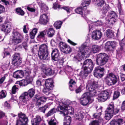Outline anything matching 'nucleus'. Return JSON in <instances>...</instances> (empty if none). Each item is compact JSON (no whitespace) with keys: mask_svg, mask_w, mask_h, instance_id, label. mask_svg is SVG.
<instances>
[{"mask_svg":"<svg viewBox=\"0 0 125 125\" xmlns=\"http://www.w3.org/2000/svg\"><path fill=\"white\" fill-rule=\"evenodd\" d=\"M119 79L118 76L115 75L112 73H111L107 74L104 79L107 85L112 86L115 84Z\"/></svg>","mask_w":125,"mask_h":125,"instance_id":"6","label":"nucleus"},{"mask_svg":"<svg viewBox=\"0 0 125 125\" xmlns=\"http://www.w3.org/2000/svg\"><path fill=\"white\" fill-rule=\"evenodd\" d=\"M108 57L105 53L99 54L96 59V64L99 66H103L108 61Z\"/></svg>","mask_w":125,"mask_h":125,"instance_id":"9","label":"nucleus"},{"mask_svg":"<svg viewBox=\"0 0 125 125\" xmlns=\"http://www.w3.org/2000/svg\"><path fill=\"white\" fill-rule=\"evenodd\" d=\"M19 118L16 120V125H26L28 121V119L26 115L21 112L18 114Z\"/></svg>","mask_w":125,"mask_h":125,"instance_id":"11","label":"nucleus"},{"mask_svg":"<svg viewBox=\"0 0 125 125\" xmlns=\"http://www.w3.org/2000/svg\"><path fill=\"white\" fill-rule=\"evenodd\" d=\"M33 80L31 77L28 76L25 79H23L19 81V84L20 86H25L28 84L31 83Z\"/></svg>","mask_w":125,"mask_h":125,"instance_id":"18","label":"nucleus"},{"mask_svg":"<svg viewBox=\"0 0 125 125\" xmlns=\"http://www.w3.org/2000/svg\"><path fill=\"white\" fill-rule=\"evenodd\" d=\"M88 94V93H84L80 98V103L83 106L86 105L91 100V97Z\"/></svg>","mask_w":125,"mask_h":125,"instance_id":"15","label":"nucleus"},{"mask_svg":"<svg viewBox=\"0 0 125 125\" xmlns=\"http://www.w3.org/2000/svg\"><path fill=\"white\" fill-rule=\"evenodd\" d=\"M18 89V87L16 85H14L12 87L11 93L13 94H15L17 92L16 90Z\"/></svg>","mask_w":125,"mask_h":125,"instance_id":"46","label":"nucleus"},{"mask_svg":"<svg viewBox=\"0 0 125 125\" xmlns=\"http://www.w3.org/2000/svg\"><path fill=\"white\" fill-rule=\"evenodd\" d=\"M35 92V89L33 88L30 89L27 92L22 94L19 97V100L25 105L29 100V97L31 99L34 95Z\"/></svg>","mask_w":125,"mask_h":125,"instance_id":"4","label":"nucleus"},{"mask_svg":"<svg viewBox=\"0 0 125 125\" xmlns=\"http://www.w3.org/2000/svg\"><path fill=\"white\" fill-rule=\"evenodd\" d=\"M86 7H84V9L83 14L82 15V17H83L84 19L86 18V16L87 15L90 13V11L87 9Z\"/></svg>","mask_w":125,"mask_h":125,"instance_id":"42","label":"nucleus"},{"mask_svg":"<svg viewBox=\"0 0 125 125\" xmlns=\"http://www.w3.org/2000/svg\"><path fill=\"white\" fill-rule=\"evenodd\" d=\"M16 11L18 14L21 16H23L25 14L24 11L21 8H16Z\"/></svg>","mask_w":125,"mask_h":125,"instance_id":"41","label":"nucleus"},{"mask_svg":"<svg viewBox=\"0 0 125 125\" xmlns=\"http://www.w3.org/2000/svg\"><path fill=\"white\" fill-rule=\"evenodd\" d=\"M69 89L71 91H73L75 90V88L77 87V86L75 85L76 82L73 79H70L69 82Z\"/></svg>","mask_w":125,"mask_h":125,"instance_id":"26","label":"nucleus"},{"mask_svg":"<svg viewBox=\"0 0 125 125\" xmlns=\"http://www.w3.org/2000/svg\"><path fill=\"white\" fill-rule=\"evenodd\" d=\"M109 6L105 4L104 5L103 8L100 11V13L102 14V16H105V14L108 10Z\"/></svg>","mask_w":125,"mask_h":125,"instance_id":"30","label":"nucleus"},{"mask_svg":"<svg viewBox=\"0 0 125 125\" xmlns=\"http://www.w3.org/2000/svg\"><path fill=\"white\" fill-rule=\"evenodd\" d=\"M94 67L93 62L91 59H87L84 60L82 67L84 72L83 74L80 73L81 75L83 77H86L87 76L88 74L93 70Z\"/></svg>","mask_w":125,"mask_h":125,"instance_id":"1","label":"nucleus"},{"mask_svg":"<svg viewBox=\"0 0 125 125\" xmlns=\"http://www.w3.org/2000/svg\"><path fill=\"white\" fill-rule=\"evenodd\" d=\"M105 36L108 38H112L114 36V32L110 29H108L105 32Z\"/></svg>","mask_w":125,"mask_h":125,"instance_id":"29","label":"nucleus"},{"mask_svg":"<svg viewBox=\"0 0 125 125\" xmlns=\"http://www.w3.org/2000/svg\"><path fill=\"white\" fill-rule=\"evenodd\" d=\"M54 120H50L49 122V125H56V123L55 122H54Z\"/></svg>","mask_w":125,"mask_h":125,"instance_id":"63","label":"nucleus"},{"mask_svg":"<svg viewBox=\"0 0 125 125\" xmlns=\"http://www.w3.org/2000/svg\"><path fill=\"white\" fill-rule=\"evenodd\" d=\"M12 59V63L14 65L19 66L21 65L22 62V59L20 56V54L19 53H15L13 55Z\"/></svg>","mask_w":125,"mask_h":125,"instance_id":"12","label":"nucleus"},{"mask_svg":"<svg viewBox=\"0 0 125 125\" xmlns=\"http://www.w3.org/2000/svg\"><path fill=\"white\" fill-rule=\"evenodd\" d=\"M115 42V41L110 42L111 46L112 49L114 48L116 46Z\"/></svg>","mask_w":125,"mask_h":125,"instance_id":"59","label":"nucleus"},{"mask_svg":"<svg viewBox=\"0 0 125 125\" xmlns=\"http://www.w3.org/2000/svg\"><path fill=\"white\" fill-rule=\"evenodd\" d=\"M42 83L40 80L38 79L36 82V84L38 86L42 85Z\"/></svg>","mask_w":125,"mask_h":125,"instance_id":"64","label":"nucleus"},{"mask_svg":"<svg viewBox=\"0 0 125 125\" xmlns=\"http://www.w3.org/2000/svg\"><path fill=\"white\" fill-rule=\"evenodd\" d=\"M62 22L60 21L55 22L53 24L54 27L56 29H59L61 27Z\"/></svg>","mask_w":125,"mask_h":125,"instance_id":"36","label":"nucleus"},{"mask_svg":"<svg viewBox=\"0 0 125 125\" xmlns=\"http://www.w3.org/2000/svg\"><path fill=\"white\" fill-rule=\"evenodd\" d=\"M47 15L46 14H43L40 17L39 21L40 23L43 25H46L48 22L47 20Z\"/></svg>","mask_w":125,"mask_h":125,"instance_id":"27","label":"nucleus"},{"mask_svg":"<svg viewBox=\"0 0 125 125\" xmlns=\"http://www.w3.org/2000/svg\"><path fill=\"white\" fill-rule=\"evenodd\" d=\"M89 51L88 47L85 43L83 44L79 48L77 55L74 57V61H81L82 59H83V56L90 54Z\"/></svg>","mask_w":125,"mask_h":125,"instance_id":"2","label":"nucleus"},{"mask_svg":"<svg viewBox=\"0 0 125 125\" xmlns=\"http://www.w3.org/2000/svg\"><path fill=\"white\" fill-rule=\"evenodd\" d=\"M41 96L40 94L38 93L36 94L34 96L33 100V101H35L36 100H40L39 99L41 98Z\"/></svg>","mask_w":125,"mask_h":125,"instance_id":"47","label":"nucleus"},{"mask_svg":"<svg viewBox=\"0 0 125 125\" xmlns=\"http://www.w3.org/2000/svg\"><path fill=\"white\" fill-rule=\"evenodd\" d=\"M90 0H84L82 2L81 5L83 7H79L75 10L76 13L81 15L82 17V15L83 14V11L84 7H87L90 3Z\"/></svg>","mask_w":125,"mask_h":125,"instance_id":"16","label":"nucleus"},{"mask_svg":"<svg viewBox=\"0 0 125 125\" xmlns=\"http://www.w3.org/2000/svg\"><path fill=\"white\" fill-rule=\"evenodd\" d=\"M105 71L104 67L98 66L95 68L94 71V75L97 78H101L104 75Z\"/></svg>","mask_w":125,"mask_h":125,"instance_id":"14","label":"nucleus"},{"mask_svg":"<svg viewBox=\"0 0 125 125\" xmlns=\"http://www.w3.org/2000/svg\"><path fill=\"white\" fill-rule=\"evenodd\" d=\"M100 50V47L97 45H93L92 48V50L93 53H96L99 52Z\"/></svg>","mask_w":125,"mask_h":125,"instance_id":"35","label":"nucleus"},{"mask_svg":"<svg viewBox=\"0 0 125 125\" xmlns=\"http://www.w3.org/2000/svg\"><path fill=\"white\" fill-rule=\"evenodd\" d=\"M36 102L35 104V105L36 106L38 107L39 106L41 105L42 103L40 100H36Z\"/></svg>","mask_w":125,"mask_h":125,"instance_id":"61","label":"nucleus"},{"mask_svg":"<svg viewBox=\"0 0 125 125\" xmlns=\"http://www.w3.org/2000/svg\"><path fill=\"white\" fill-rule=\"evenodd\" d=\"M75 117L77 120L81 121L83 118V116L82 113L81 112H79L75 115Z\"/></svg>","mask_w":125,"mask_h":125,"instance_id":"38","label":"nucleus"},{"mask_svg":"<svg viewBox=\"0 0 125 125\" xmlns=\"http://www.w3.org/2000/svg\"><path fill=\"white\" fill-rule=\"evenodd\" d=\"M89 125H99L98 122L96 120L92 121L89 124Z\"/></svg>","mask_w":125,"mask_h":125,"instance_id":"54","label":"nucleus"},{"mask_svg":"<svg viewBox=\"0 0 125 125\" xmlns=\"http://www.w3.org/2000/svg\"><path fill=\"white\" fill-rule=\"evenodd\" d=\"M49 55L48 48L47 45L44 44L40 45L38 52L40 59L42 60H46Z\"/></svg>","mask_w":125,"mask_h":125,"instance_id":"5","label":"nucleus"},{"mask_svg":"<svg viewBox=\"0 0 125 125\" xmlns=\"http://www.w3.org/2000/svg\"><path fill=\"white\" fill-rule=\"evenodd\" d=\"M46 32L45 30L39 32V33L37 36V38L39 39H42L45 37Z\"/></svg>","mask_w":125,"mask_h":125,"instance_id":"34","label":"nucleus"},{"mask_svg":"<svg viewBox=\"0 0 125 125\" xmlns=\"http://www.w3.org/2000/svg\"><path fill=\"white\" fill-rule=\"evenodd\" d=\"M75 92L76 94H78L81 93L82 91V87L81 85L78 87H77L76 88H75Z\"/></svg>","mask_w":125,"mask_h":125,"instance_id":"48","label":"nucleus"},{"mask_svg":"<svg viewBox=\"0 0 125 125\" xmlns=\"http://www.w3.org/2000/svg\"><path fill=\"white\" fill-rule=\"evenodd\" d=\"M53 83L52 81L47 80L45 81L44 84L46 88L49 90H51L54 87Z\"/></svg>","mask_w":125,"mask_h":125,"instance_id":"25","label":"nucleus"},{"mask_svg":"<svg viewBox=\"0 0 125 125\" xmlns=\"http://www.w3.org/2000/svg\"><path fill=\"white\" fill-rule=\"evenodd\" d=\"M66 10L68 13H70V9L68 7L64 6L61 8Z\"/></svg>","mask_w":125,"mask_h":125,"instance_id":"52","label":"nucleus"},{"mask_svg":"<svg viewBox=\"0 0 125 125\" xmlns=\"http://www.w3.org/2000/svg\"><path fill=\"white\" fill-rule=\"evenodd\" d=\"M44 74L47 76H51L53 75L54 73L53 70L50 68L45 67L43 69Z\"/></svg>","mask_w":125,"mask_h":125,"instance_id":"28","label":"nucleus"},{"mask_svg":"<svg viewBox=\"0 0 125 125\" xmlns=\"http://www.w3.org/2000/svg\"><path fill=\"white\" fill-rule=\"evenodd\" d=\"M55 30L52 28H50L48 30L47 35L48 37H52L54 35Z\"/></svg>","mask_w":125,"mask_h":125,"instance_id":"33","label":"nucleus"},{"mask_svg":"<svg viewBox=\"0 0 125 125\" xmlns=\"http://www.w3.org/2000/svg\"><path fill=\"white\" fill-rule=\"evenodd\" d=\"M5 10L4 7L0 4V13L3 12Z\"/></svg>","mask_w":125,"mask_h":125,"instance_id":"56","label":"nucleus"},{"mask_svg":"<svg viewBox=\"0 0 125 125\" xmlns=\"http://www.w3.org/2000/svg\"><path fill=\"white\" fill-rule=\"evenodd\" d=\"M56 61L58 62L60 65H62L64 63L63 59L62 58H59V57Z\"/></svg>","mask_w":125,"mask_h":125,"instance_id":"51","label":"nucleus"},{"mask_svg":"<svg viewBox=\"0 0 125 125\" xmlns=\"http://www.w3.org/2000/svg\"><path fill=\"white\" fill-rule=\"evenodd\" d=\"M6 96L3 90L0 92V99L5 98Z\"/></svg>","mask_w":125,"mask_h":125,"instance_id":"49","label":"nucleus"},{"mask_svg":"<svg viewBox=\"0 0 125 125\" xmlns=\"http://www.w3.org/2000/svg\"><path fill=\"white\" fill-rule=\"evenodd\" d=\"M121 108L123 111L125 110V100L123 102L121 106Z\"/></svg>","mask_w":125,"mask_h":125,"instance_id":"60","label":"nucleus"},{"mask_svg":"<svg viewBox=\"0 0 125 125\" xmlns=\"http://www.w3.org/2000/svg\"><path fill=\"white\" fill-rule=\"evenodd\" d=\"M105 48L107 51H111L112 50L110 45V41L107 42H106L105 44Z\"/></svg>","mask_w":125,"mask_h":125,"instance_id":"43","label":"nucleus"},{"mask_svg":"<svg viewBox=\"0 0 125 125\" xmlns=\"http://www.w3.org/2000/svg\"><path fill=\"white\" fill-rule=\"evenodd\" d=\"M22 47L24 48L25 50L27 49L28 45L26 42H23L22 44Z\"/></svg>","mask_w":125,"mask_h":125,"instance_id":"57","label":"nucleus"},{"mask_svg":"<svg viewBox=\"0 0 125 125\" xmlns=\"http://www.w3.org/2000/svg\"><path fill=\"white\" fill-rule=\"evenodd\" d=\"M41 9L45 11L49 9L48 7L45 4L43 3H42L41 4Z\"/></svg>","mask_w":125,"mask_h":125,"instance_id":"45","label":"nucleus"},{"mask_svg":"<svg viewBox=\"0 0 125 125\" xmlns=\"http://www.w3.org/2000/svg\"><path fill=\"white\" fill-rule=\"evenodd\" d=\"M24 76V73L21 70H17L13 72V77L16 79L21 78Z\"/></svg>","mask_w":125,"mask_h":125,"instance_id":"22","label":"nucleus"},{"mask_svg":"<svg viewBox=\"0 0 125 125\" xmlns=\"http://www.w3.org/2000/svg\"><path fill=\"white\" fill-rule=\"evenodd\" d=\"M38 30L37 28H34L30 32L29 35L31 39H33L34 38L35 35L38 31Z\"/></svg>","mask_w":125,"mask_h":125,"instance_id":"32","label":"nucleus"},{"mask_svg":"<svg viewBox=\"0 0 125 125\" xmlns=\"http://www.w3.org/2000/svg\"><path fill=\"white\" fill-rule=\"evenodd\" d=\"M67 42L73 46H75L77 44V43H74L71 41L70 39H68L67 41Z\"/></svg>","mask_w":125,"mask_h":125,"instance_id":"62","label":"nucleus"},{"mask_svg":"<svg viewBox=\"0 0 125 125\" xmlns=\"http://www.w3.org/2000/svg\"><path fill=\"white\" fill-rule=\"evenodd\" d=\"M52 59L53 61H56L59 57L60 53L59 50L55 48L52 50L51 53Z\"/></svg>","mask_w":125,"mask_h":125,"instance_id":"19","label":"nucleus"},{"mask_svg":"<svg viewBox=\"0 0 125 125\" xmlns=\"http://www.w3.org/2000/svg\"><path fill=\"white\" fill-rule=\"evenodd\" d=\"M120 96V92L118 90L114 91L113 100H114L118 98Z\"/></svg>","mask_w":125,"mask_h":125,"instance_id":"40","label":"nucleus"},{"mask_svg":"<svg viewBox=\"0 0 125 125\" xmlns=\"http://www.w3.org/2000/svg\"><path fill=\"white\" fill-rule=\"evenodd\" d=\"M50 90H49L47 88H44L42 91L43 92L47 95H48L49 94V91Z\"/></svg>","mask_w":125,"mask_h":125,"instance_id":"55","label":"nucleus"},{"mask_svg":"<svg viewBox=\"0 0 125 125\" xmlns=\"http://www.w3.org/2000/svg\"><path fill=\"white\" fill-rule=\"evenodd\" d=\"M12 42L14 45H16L22 42L23 36L18 31L13 29L12 32Z\"/></svg>","mask_w":125,"mask_h":125,"instance_id":"7","label":"nucleus"},{"mask_svg":"<svg viewBox=\"0 0 125 125\" xmlns=\"http://www.w3.org/2000/svg\"><path fill=\"white\" fill-rule=\"evenodd\" d=\"M49 107V105L48 104H46L44 106L40 108L39 110L43 113H45V111Z\"/></svg>","mask_w":125,"mask_h":125,"instance_id":"44","label":"nucleus"},{"mask_svg":"<svg viewBox=\"0 0 125 125\" xmlns=\"http://www.w3.org/2000/svg\"><path fill=\"white\" fill-rule=\"evenodd\" d=\"M101 115V112L98 113H96L93 114V116L94 118H98L100 117Z\"/></svg>","mask_w":125,"mask_h":125,"instance_id":"50","label":"nucleus"},{"mask_svg":"<svg viewBox=\"0 0 125 125\" xmlns=\"http://www.w3.org/2000/svg\"><path fill=\"white\" fill-rule=\"evenodd\" d=\"M98 86V83L94 81L90 84L89 83L87 85V89H88L89 92V93L93 96L96 95L98 94L96 90Z\"/></svg>","mask_w":125,"mask_h":125,"instance_id":"10","label":"nucleus"},{"mask_svg":"<svg viewBox=\"0 0 125 125\" xmlns=\"http://www.w3.org/2000/svg\"><path fill=\"white\" fill-rule=\"evenodd\" d=\"M67 108H68L67 107L65 108L63 111H60V112L63 113L65 115H68V111Z\"/></svg>","mask_w":125,"mask_h":125,"instance_id":"53","label":"nucleus"},{"mask_svg":"<svg viewBox=\"0 0 125 125\" xmlns=\"http://www.w3.org/2000/svg\"><path fill=\"white\" fill-rule=\"evenodd\" d=\"M111 92L109 90H105L98 94L97 99L99 102H103L109 99L111 96Z\"/></svg>","mask_w":125,"mask_h":125,"instance_id":"8","label":"nucleus"},{"mask_svg":"<svg viewBox=\"0 0 125 125\" xmlns=\"http://www.w3.org/2000/svg\"><path fill=\"white\" fill-rule=\"evenodd\" d=\"M123 120L122 118L114 119L112 120L110 122V125H121L123 124Z\"/></svg>","mask_w":125,"mask_h":125,"instance_id":"24","label":"nucleus"},{"mask_svg":"<svg viewBox=\"0 0 125 125\" xmlns=\"http://www.w3.org/2000/svg\"><path fill=\"white\" fill-rule=\"evenodd\" d=\"M118 18L117 14L115 11H112L110 12L109 16V21H111L112 23L116 21Z\"/></svg>","mask_w":125,"mask_h":125,"instance_id":"21","label":"nucleus"},{"mask_svg":"<svg viewBox=\"0 0 125 125\" xmlns=\"http://www.w3.org/2000/svg\"><path fill=\"white\" fill-rule=\"evenodd\" d=\"M102 36L101 31L97 30L93 31L92 34V37L94 40H98L100 39Z\"/></svg>","mask_w":125,"mask_h":125,"instance_id":"20","label":"nucleus"},{"mask_svg":"<svg viewBox=\"0 0 125 125\" xmlns=\"http://www.w3.org/2000/svg\"><path fill=\"white\" fill-rule=\"evenodd\" d=\"M27 9L29 11L31 12H35L36 10L35 9L33 8H31L29 7H27Z\"/></svg>","mask_w":125,"mask_h":125,"instance_id":"58","label":"nucleus"},{"mask_svg":"<svg viewBox=\"0 0 125 125\" xmlns=\"http://www.w3.org/2000/svg\"><path fill=\"white\" fill-rule=\"evenodd\" d=\"M56 109L54 108L51 109L46 114V116L47 117L51 115L56 113Z\"/></svg>","mask_w":125,"mask_h":125,"instance_id":"39","label":"nucleus"},{"mask_svg":"<svg viewBox=\"0 0 125 125\" xmlns=\"http://www.w3.org/2000/svg\"><path fill=\"white\" fill-rule=\"evenodd\" d=\"M71 122V118L69 116H67L64 119V125H70Z\"/></svg>","mask_w":125,"mask_h":125,"instance_id":"31","label":"nucleus"},{"mask_svg":"<svg viewBox=\"0 0 125 125\" xmlns=\"http://www.w3.org/2000/svg\"><path fill=\"white\" fill-rule=\"evenodd\" d=\"M1 30L5 32V34H7L10 32L11 26L10 22L5 21L1 25Z\"/></svg>","mask_w":125,"mask_h":125,"instance_id":"17","label":"nucleus"},{"mask_svg":"<svg viewBox=\"0 0 125 125\" xmlns=\"http://www.w3.org/2000/svg\"><path fill=\"white\" fill-rule=\"evenodd\" d=\"M119 111V107L117 106L115 108L113 104H109L105 111V119L109 120L112 118L114 114L116 115L118 114Z\"/></svg>","mask_w":125,"mask_h":125,"instance_id":"3","label":"nucleus"},{"mask_svg":"<svg viewBox=\"0 0 125 125\" xmlns=\"http://www.w3.org/2000/svg\"><path fill=\"white\" fill-rule=\"evenodd\" d=\"M104 0H96L95 4L98 7H100L104 5Z\"/></svg>","mask_w":125,"mask_h":125,"instance_id":"37","label":"nucleus"},{"mask_svg":"<svg viewBox=\"0 0 125 125\" xmlns=\"http://www.w3.org/2000/svg\"><path fill=\"white\" fill-rule=\"evenodd\" d=\"M59 45L60 50L64 53H70L72 51L71 47L64 42H61Z\"/></svg>","mask_w":125,"mask_h":125,"instance_id":"13","label":"nucleus"},{"mask_svg":"<svg viewBox=\"0 0 125 125\" xmlns=\"http://www.w3.org/2000/svg\"><path fill=\"white\" fill-rule=\"evenodd\" d=\"M42 119L41 117L37 115L35 118L31 120V123L32 125H39Z\"/></svg>","mask_w":125,"mask_h":125,"instance_id":"23","label":"nucleus"}]
</instances>
